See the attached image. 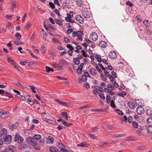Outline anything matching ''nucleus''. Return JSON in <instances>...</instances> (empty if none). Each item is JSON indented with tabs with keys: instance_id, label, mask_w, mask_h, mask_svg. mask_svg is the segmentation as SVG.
<instances>
[{
	"instance_id": "1",
	"label": "nucleus",
	"mask_w": 152,
	"mask_h": 152,
	"mask_svg": "<svg viewBox=\"0 0 152 152\" xmlns=\"http://www.w3.org/2000/svg\"><path fill=\"white\" fill-rule=\"evenodd\" d=\"M83 32L82 31H74L72 33V37L74 39L76 40L78 39L80 41L83 40Z\"/></svg>"
},
{
	"instance_id": "2",
	"label": "nucleus",
	"mask_w": 152,
	"mask_h": 152,
	"mask_svg": "<svg viewBox=\"0 0 152 152\" xmlns=\"http://www.w3.org/2000/svg\"><path fill=\"white\" fill-rule=\"evenodd\" d=\"M15 141L17 143H21L24 141L23 138L19 135H16L15 138Z\"/></svg>"
},
{
	"instance_id": "3",
	"label": "nucleus",
	"mask_w": 152,
	"mask_h": 152,
	"mask_svg": "<svg viewBox=\"0 0 152 152\" xmlns=\"http://www.w3.org/2000/svg\"><path fill=\"white\" fill-rule=\"evenodd\" d=\"M0 115L3 118H7L9 117L10 114L8 112H6L2 110H0Z\"/></svg>"
},
{
	"instance_id": "4",
	"label": "nucleus",
	"mask_w": 152,
	"mask_h": 152,
	"mask_svg": "<svg viewBox=\"0 0 152 152\" xmlns=\"http://www.w3.org/2000/svg\"><path fill=\"white\" fill-rule=\"evenodd\" d=\"M37 142L35 140H33L31 143H30V145L31 146L34 147V149L37 151H39L40 149V147L39 146H37Z\"/></svg>"
},
{
	"instance_id": "5",
	"label": "nucleus",
	"mask_w": 152,
	"mask_h": 152,
	"mask_svg": "<svg viewBox=\"0 0 152 152\" xmlns=\"http://www.w3.org/2000/svg\"><path fill=\"white\" fill-rule=\"evenodd\" d=\"M75 20L80 24L83 23L84 22V19L80 15H77L75 17Z\"/></svg>"
},
{
	"instance_id": "6",
	"label": "nucleus",
	"mask_w": 152,
	"mask_h": 152,
	"mask_svg": "<svg viewBox=\"0 0 152 152\" xmlns=\"http://www.w3.org/2000/svg\"><path fill=\"white\" fill-rule=\"evenodd\" d=\"M3 138L4 142L6 144L10 143L11 142L12 139V136L10 135H7Z\"/></svg>"
},
{
	"instance_id": "7",
	"label": "nucleus",
	"mask_w": 152,
	"mask_h": 152,
	"mask_svg": "<svg viewBox=\"0 0 152 152\" xmlns=\"http://www.w3.org/2000/svg\"><path fill=\"white\" fill-rule=\"evenodd\" d=\"M98 37L97 35L95 32L92 33L90 35V39L93 41H96Z\"/></svg>"
},
{
	"instance_id": "8",
	"label": "nucleus",
	"mask_w": 152,
	"mask_h": 152,
	"mask_svg": "<svg viewBox=\"0 0 152 152\" xmlns=\"http://www.w3.org/2000/svg\"><path fill=\"white\" fill-rule=\"evenodd\" d=\"M109 56L110 58L112 59H115L117 58L116 53L114 51H110L109 54Z\"/></svg>"
},
{
	"instance_id": "9",
	"label": "nucleus",
	"mask_w": 152,
	"mask_h": 152,
	"mask_svg": "<svg viewBox=\"0 0 152 152\" xmlns=\"http://www.w3.org/2000/svg\"><path fill=\"white\" fill-rule=\"evenodd\" d=\"M108 88H105L104 89V91L107 92V91H113L115 89L114 87L111 84H108L107 85Z\"/></svg>"
},
{
	"instance_id": "10",
	"label": "nucleus",
	"mask_w": 152,
	"mask_h": 152,
	"mask_svg": "<svg viewBox=\"0 0 152 152\" xmlns=\"http://www.w3.org/2000/svg\"><path fill=\"white\" fill-rule=\"evenodd\" d=\"M136 112L138 114L142 115L143 114L144 112V109L142 106H139L137 108Z\"/></svg>"
},
{
	"instance_id": "11",
	"label": "nucleus",
	"mask_w": 152,
	"mask_h": 152,
	"mask_svg": "<svg viewBox=\"0 0 152 152\" xmlns=\"http://www.w3.org/2000/svg\"><path fill=\"white\" fill-rule=\"evenodd\" d=\"M82 15L85 18H89L90 17V13L87 10H84L82 12Z\"/></svg>"
},
{
	"instance_id": "12",
	"label": "nucleus",
	"mask_w": 152,
	"mask_h": 152,
	"mask_svg": "<svg viewBox=\"0 0 152 152\" xmlns=\"http://www.w3.org/2000/svg\"><path fill=\"white\" fill-rule=\"evenodd\" d=\"M134 102L136 104L140 106H143L144 105V103L143 100L139 99L135 100Z\"/></svg>"
},
{
	"instance_id": "13",
	"label": "nucleus",
	"mask_w": 152,
	"mask_h": 152,
	"mask_svg": "<svg viewBox=\"0 0 152 152\" xmlns=\"http://www.w3.org/2000/svg\"><path fill=\"white\" fill-rule=\"evenodd\" d=\"M54 139L51 136H49L46 140L47 143L48 144H53V143Z\"/></svg>"
},
{
	"instance_id": "14",
	"label": "nucleus",
	"mask_w": 152,
	"mask_h": 152,
	"mask_svg": "<svg viewBox=\"0 0 152 152\" xmlns=\"http://www.w3.org/2000/svg\"><path fill=\"white\" fill-rule=\"evenodd\" d=\"M124 121L127 122L128 121L130 123L133 122V119L131 116H129L127 118L126 115H124Z\"/></svg>"
},
{
	"instance_id": "15",
	"label": "nucleus",
	"mask_w": 152,
	"mask_h": 152,
	"mask_svg": "<svg viewBox=\"0 0 152 152\" xmlns=\"http://www.w3.org/2000/svg\"><path fill=\"white\" fill-rule=\"evenodd\" d=\"M84 64L83 63H81L80 64L79 66H78V69H77V72L79 74H81L82 73V71L83 68V66Z\"/></svg>"
},
{
	"instance_id": "16",
	"label": "nucleus",
	"mask_w": 152,
	"mask_h": 152,
	"mask_svg": "<svg viewBox=\"0 0 152 152\" xmlns=\"http://www.w3.org/2000/svg\"><path fill=\"white\" fill-rule=\"evenodd\" d=\"M55 101L58 103L60 105L64 106H67V103L61 101V100L58 99H56L55 100Z\"/></svg>"
},
{
	"instance_id": "17",
	"label": "nucleus",
	"mask_w": 152,
	"mask_h": 152,
	"mask_svg": "<svg viewBox=\"0 0 152 152\" xmlns=\"http://www.w3.org/2000/svg\"><path fill=\"white\" fill-rule=\"evenodd\" d=\"M6 151L8 152L11 151L12 152H14L15 150V147L13 146H10L8 148H5Z\"/></svg>"
},
{
	"instance_id": "18",
	"label": "nucleus",
	"mask_w": 152,
	"mask_h": 152,
	"mask_svg": "<svg viewBox=\"0 0 152 152\" xmlns=\"http://www.w3.org/2000/svg\"><path fill=\"white\" fill-rule=\"evenodd\" d=\"M99 46L103 48H105L107 46V42L105 41H101L99 43Z\"/></svg>"
},
{
	"instance_id": "19",
	"label": "nucleus",
	"mask_w": 152,
	"mask_h": 152,
	"mask_svg": "<svg viewBox=\"0 0 152 152\" xmlns=\"http://www.w3.org/2000/svg\"><path fill=\"white\" fill-rule=\"evenodd\" d=\"M49 150L50 152H59L57 148L53 146L50 147Z\"/></svg>"
},
{
	"instance_id": "20",
	"label": "nucleus",
	"mask_w": 152,
	"mask_h": 152,
	"mask_svg": "<svg viewBox=\"0 0 152 152\" xmlns=\"http://www.w3.org/2000/svg\"><path fill=\"white\" fill-rule=\"evenodd\" d=\"M89 73L93 75H95L97 73L96 70L94 68H91L89 71Z\"/></svg>"
},
{
	"instance_id": "21",
	"label": "nucleus",
	"mask_w": 152,
	"mask_h": 152,
	"mask_svg": "<svg viewBox=\"0 0 152 152\" xmlns=\"http://www.w3.org/2000/svg\"><path fill=\"white\" fill-rule=\"evenodd\" d=\"M129 108L131 109H134L135 108V106L134 104L132 102H129L128 103Z\"/></svg>"
},
{
	"instance_id": "22",
	"label": "nucleus",
	"mask_w": 152,
	"mask_h": 152,
	"mask_svg": "<svg viewBox=\"0 0 152 152\" xmlns=\"http://www.w3.org/2000/svg\"><path fill=\"white\" fill-rule=\"evenodd\" d=\"M0 133L2 136H5L7 133V130L5 128L3 129L1 131Z\"/></svg>"
},
{
	"instance_id": "23",
	"label": "nucleus",
	"mask_w": 152,
	"mask_h": 152,
	"mask_svg": "<svg viewBox=\"0 0 152 152\" xmlns=\"http://www.w3.org/2000/svg\"><path fill=\"white\" fill-rule=\"evenodd\" d=\"M42 137L40 134H35L32 137L33 140H38L41 139Z\"/></svg>"
},
{
	"instance_id": "24",
	"label": "nucleus",
	"mask_w": 152,
	"mask_h": 152,
	"mask_svg": "<svg viewBox=\"0 0 152 152\" xmlns=\"http://www.w3.org/2000/svg\"><path fill=\"white\" fill-rule=\"evenodd\" d=\"M61 116L64 118L65 120H68V114L65 112H63L61 113Z\"/></svg>"
},
{
	"instance_id": "25",
	"label": "nucleus",
	"mask_w": 152,
	"mask_h": 152,
	"mask_svg": "<svg viewBox=\"0 0 152 152\" xmlns=\"http://www.w3.org/2000/svg\"><path fill=\"white\" fill-rule=\"evenodd\" d=\"M42 119L43 121H46L48 123L51 124H53V123L52 122V120L48 119L47 118L44 117L42 118Z\"/></svg>"
},
{
	"instance_id": "26",
	"label": "nucleus",
	"mask_w": 152,
	"mask_h": 152,
	"mask_svg": "<svg viewBox=\"0 0 152 152\" xmlns=\"http://www.w3.org/2000/svg\"><path fill=\"white\" fill-rule=\"evenodd\" d=\"M57 145L59 148L61 149H62L64 148H65V146L63 144L59 142H57Z\"/></svg>"
},
{
	"instance_id": "27",
	"label": "nucleus",
	"mask_w": 152,
	"mask_h": 152,
	"mask_svg": "<svg viewBox=\"0 0 152 152\" xmlns=\"http://www.w3.org/2000/svg\"><path fill=\"white\" fill-rule=\"evenodd\" d=\"M76 4L78 6L82 7L83 5V3L82 1L80 0H77Z\"/></svg>"
},
{
	"instance_id": "28",
	"label": "nucleus",
	"mask_w": 152,
	"mask_h": 152,
	"mask_svg": "<svg viewBox=\"0 0 152 152\" xmlns=\"http://www.w3.org/2000/svg\"><path fill=\"white\" fill-rule=\"evenodd\" d=\"M33 140L32 138V137H27L26 139V141L29 144H30L32 141Z\"/></svg>"
},
{
	"instance_id": "29",
	"label": "nucleus",
	"mask_w": 152,
	"mask_h": 152,
	"mask_svg": "<svg viewBox=\"0 0 152 152\" xmlns=\"http://www.w3.org/2000/svg\"><path fill=\"white\" fill-rule=\"evenodd\" d=\"M4 95L10 98H13V96L11 94H10L7 92L5 91L4 94Z\"/></svg>"
},
{
	"instance_id": "30",
	"label": "nucleus",
	"mask_w": 152,
	"mask_h": 152,
	"mask_svg": "<svg viewBox=\"0 0 152 152\" xmlns=\"http://www.w3.org/2000/svg\"><path fill=\"white\" fill-rule=\"evenodd\" d=\"M126 95V93L124 91H123L122 92L119 93L118 94V96H121L122 97H124V95Z\"/></svg>"
},
{
	"instance_id": "31",
	"label": "nucleus",
	"mask_w": 152,
	"mask_h": 152,
	"mask_svg": "<svg viewBox=\"0 0 152 152\" xmlns=\"http://www.w3.org/2000/svg\"><path fill=\"white\" fill-rule=\"evenodd\" d=\"M73 61L76 64L78 65L80 63V60L78 58H75L73 59Z\"/></svg>"
},
{
	"instance_id": "32",
	"label": "nucleus",
	"mask_w": 152,
	"mask_h": 152,
	"mask_svg": "<svg viewBox=\"0 0 152 152\" xmlns=\"http://www.w3.org/2000/svg\"><path fill=\"white\" fill-rule=\"evenodd\" d=\"M60 62L63 65H64L66 66H68V62L65 60L61 59L60 60Z\"/></svg>"
},
{
	"instance_id": "33",
	"label": "nucleus",
	"mask_w": 152,
	"mask_h": 152,
	"mask_svg": "<svg viewBox=\"0 0 152 152\" xmlns=\"http://www.w3.org/2000/svg\"><path fill=\"white\" fill-rule=\"evenodd\" d=\"M146 114L148 116H152V110L147 109L146 111Z\"/></svg>"
},
{
	"instance_id": "34",
	"label": "nucleus",
	"mask_w": 152,
	"mask_h": 152,
	"mask_svg": "<svg viewBox=\"0 0 152 152\" xmlns=\"http://www.w3.org/2000/svg\"><path fill=\"white\" fill-rule=\"evenodd\" d=\"M148 132L150 134H152V126H149L147 128Z\"/></svg>"
},
{
	"instance_id": "35",
	"label": "nucleus",
	"mask_w": 152,
	"mask_h": 152,
	"mask_svg": "<svg viewBox=\"0 0 152 152\" xmlns=\"http://www.w3.org/2000/svg\"><path fill=\"white\" fill-rule=\"evenodd\" d=\"M116 113L121 115H124L123 113L119 109H115Z\"/></svg>"
},
{
	"instance_id": "36",
	"label": "nucleus",
	"mask_w": 152,
	"mask_h": 152,
	"mask_svg": "<svg viewBox=\"0 0 152 152\" xmlns=\"http://www.w3.org/2000/svg\"><path fill=\"white\" fill-rule=\"evenodd\" d=\"M95 89L96 90L98 91H99L100 92H103V89L101 87L99 86H97L95 87Z\"/></svg>"
},
{
	"instance_id": "37",
	"label": "nucleus",
	"mask_w": 152,
	"mask_h": 152,
	"mask_svg": "<svg viewBox=\"0 0 152 152\" xmlns=\"http://www.w3.org/2000/svg\"><path fill=\"white\" fill-rule=\"evenodd\" d=\"M52 42L54 43H58L60 44V41L57 38H54L53 39Z\"/></svg>"
},
{
	"instance_id": "38",
	"label": "nucleus",
	"mask_w": 152,
	"mask_h": 152,
	"mask_svg": "<svg viewBox=\"0 0 152 152\" xmlns=\"http://www.w3.org/2000/svg\"><path fill=\"white\" fill-rule=\"evenodd\" d=\"M67 15V17L65 18V20L66 21H70V20L71 19L72 17L70 15H69L68 14V13H67L66 14Z\"/></svg>"
},
{
	"instance_id": "39",
	"label": "nucleus",
	"mask_w": 152,
	"mask_h": 152,
	"mask_svg": "<svg viewBox=\"0 0 152 152\" xmlns=\"http://www.w3.org/2000/svg\"><path fill=\"white\" fill-rule=\"evenodd\" d=\"M125 135L124 134H115L114 135V136L115 138H118L120 137H123Z\"/></svg>"
},
{
	"instance_id": "40",
	"label": "nucleus",
	"mask_w": 152,
	"mask_h": 152,
	"mask_svg": "<svg viewBox=\"0 0 152 152\" xmlns=\"http://www.w3.org/2000/svg\"><path fill=\"white\" fill-rule=\"evenodd\" d=\"M143 22V23L146 27H149V24L148 23V20H144Z\"/></svg>"
},
{
	"instance_id": "41",
	"label": "nucleus",
	"mask_w": 152,
	"mask_h": 152,
	"mask_svg": "<svg viewBox=\"0 0 152 152\" xmlns=\"http://www.w3.org/2000/svg\"><path fill=\"white\" fill-rule=\"evenodd\" d=\"M132 126L134 128H137L138 124L137 122L135 121H133L132 123Z\"/></svg>"
},
{
	"instance_id": "42",
	"label": "nucleus",
	"mask_w": 152,
	"mask_h": 152,
	"mask_svg": "<svg viewBox=\"0 0 152 152\" xmlns=\"http://www.w3.org/2000/svg\"><path fill=\"white\" fill-rule=\"evenodd\" d=\"M15 36L18 39L20 40L21 38V36L19 33H17L15 34Z\"/></svg>"
},
{
	"instance_id": "43",
	"label": "nucleus",
	"mask_w": 152,
	"mask_h": 152,
	"mask_svg": "<svg viewBox=\"0 0 152 152\" xmlns=\"http://www.w3.org/2000/svg\"><path fill=\"white\" fill-rule=\"evenodd\" d=\"M110 105L111 107L113 108H115L116 107V106L115 105L114 102L113 100H112L111 101Z\"/></svg>"
},
{
	"instance_id": "44",
	"label": "nucleus",
	"mask_w": 152,
	"mask_h": 152,
	"mask_svg": "<svg viewBox=\"0 0 152 152\" xmlns=\"http://www.w3.org/2000/svg\"><path fill=\"white\" fill-rule=\"evenodd\" d=\"M111 100V98L110 96L109 95H107L106 96V100L107 103L108 104H109L111 102L110 101Z\"/></svg>"
},
{
	"instance_id": "45",
	"label": "nucleus",
	"mask_w": 152,
	"mask_h": 152,
	"mask_svg": "<svg viewBox=\"0 0 152 152\" xmlns=\"http://www.w3.org/2000/svg\"><path fill=\"white\" fill-rule=\"evenodd\" d=\"M101 77H102L103 78V80L104 81H106L107 79L106 75H105V74H104L103 73L101 74Z\"/></svg>"
},
{
	"instance_id": "46",
	"label": "nucleus",
	"mask_w": 152,
	"mask_h": 152,
	"mask_svg": "<svg viewBox=\"0 0 152 152\" xmlns=\"http://www.w3.org/2000/svg\"><path fill=\"white\" fill-rule=\"evenodd\" d=\"M12 6L13 7H18V5L16 4L15 2L14 1H12Z\"/></svg>"
},
{
	"instance_id": "47",
	"label": "nucleus",
	"mask_w": 152,
	"mask_h": 152,
	"mask_svg": "<svg viewBox=\"0 0 152 152\" xmlns=\"http://www.w3.org/2000/svg\"><path fill=\"white\" fill-rule=\"evenodd\" d=\"M55 21L56 23L60 25H63L62 21L59 19H56Z\"/></svg>"
},
{
	"instance_id": "48",
	"label": "nucleus",
	"mask_w": 152,
	"mask_h": 152,
	"mask_svg": "<svg viewBox=\"0 0 152 152\" xmlns=\"http://www.w3.org/2000/svg\"><path fill=\"white\" fill-rule=\"evenodd\" d=\"M46 70L48 72H49L50 71L53 72L54 70L53 69L50 68L49 66H47L46 68Z\"/></svg>"
},
{
	"instance_id": "49",
	"label": "nucleus",
	"mask_w": 152,
	"mask_h": 152,
	"mask_svg": "<svg viewBox=\"0 0 152 152\" xmlns=\"http://www.w3.org/2000/svg\"><path fill=\"white\" fill-rule=\"evenodd\" d=\"M46 50V48L45 47V46L42 45L40 49L41 51L43 53L45 52Z\"/></svg>"
},
{
	"instance_id": "50",
	"label": "nucleus",
	"mask_w": 152,
	"mask_h": 152,
	"mask_svg": "<svg viewBox=\"0 0 152 152\" xmlns=\"http://www.w3.org/2000/svg\"><path fill=\"white\" fill-rule=\"evenodd\" d=\"M29 87L31 89L32 91L34 93H36V91L35 90V88L32 86H29Z\"/></svg>"
},
{
	"instance_id": "51",
	"label": "nucleus",
	"mask_w": 152,
	"mask_h": 152,
	"mask_svg": "<svg viewBox=\"0 0 152 152\" xmlns=\"http://www.w3.org/2000/svg\"><path fill=\"white\" fill-rule=\"evenodd\" d=\"M89 136L91 139H94L97 138L96 137L94 134H90Z\"/></svg>"
},
{
	"instance_id": "52",
	"label": "nucleus",
	"mask_w": 152,
	"mask_h": 152,
	"mask_svg": "<svg viewBox=\"0 0 152 152\" xmlns=\"http://www.w3.org/2000/svg\"><path fill=\"white\" fill-rule=\"evenodd\" d=\"M95 67L99 72L101 73L102 72V70L97 64H96Z\"/></svg>"
},
{
	"instance_id": "53",
	"label": "nucleus",
	"mask_w": 152,
	"mask_h": 152,
	"mask_svg": "<svg viewBox=\"0 0 152 152\" xmlns=\"http://www.w3.org/2000/svg\"><path fill=\"white\" fill-rule=\"evenodd\" d=\"M84 75L85 76H86V77H90L91 76L89 74V73L87 71H84Z\"/></svg>"
},
{
	"instance_id": "54",
	"label": "nucleus",
	"mask_w": 152,
	"mask_h": 152,
	"mask_svg": "<svg viewBox=\"0 0 152 152\" xmlns=\"http://www.w3.org/2000/svg\"><path fill=\"white\" fill-rule=\"evenodd\" d=\"M99 96L100 98L104 100L105 99V97L104 94L99 93Z\"/></svg>"
},
{
	"instance_id": "55",
	"label": "nucleus",
	"mask_w": 152,
	"mask_h": 152,
	"mask_svg": "<svg viewBox=\"0 0 152 152\" xmlns=\"http://www.w3.org/2000/svg\"><path fill=\"white\" fill-rule=\"evenodd\" d=\"M137 20L140 22H141L142 21V19L141 17L139 15H138L136 17Z\"/></svg>"
},
{
	"instance_id": "56",
	"label": "nucleus",
	"mask_w": 152,
	"mask_h": 152,
	"mask_svg": "<svg viewBox=\"0 0 152 152\" xmlns=\"http://www.w3.org/2000/svg\"><path fill=\"white\" fill-rule=\"evenodd\" d=\"M102 111V109L99 110L97 109H91V111H92V112H100V111Z\"/></svg>"
},
{
	"instance_id": "57",
	"label": "nucleus",
	"mask_w": 152,
	"mask_h": 152,
	"mask_svg": "<svg viewBox=\"0 0 152 152\" xmlns=\"http://www.w3.org/2000/svg\"><path fill=\"white\" fill-rule=\"evenodd\" d=\"M126 4L130 7H132L133 6V4L131 2L129 1H126Z\"/></svg>"
},
{
	"instance_id": "58",
	"label": "nucleus",
	"mask_w": 152,
	"mask_h": 152,
	"mask_svg": "<svg viewBox=\"0 0 152 152\" xmlns=\"http://www.w3.org/2000/svg\"><path fill=\"white\" fill-rule=\"evenodd\" d=\"M86 77H86V76H85L83 75H82V77H81V78L83 81H84V82L86 81L87 80V78Z\"/></svg>"
},
{
	"instance_id": "59",
	"label": "nucleus",
	"mask_w": 152,
	"mask_h": 152,
	"mask_svg": "<svg viewBox=\"0 0 152 152\" xmlns=\"http://www.w3.org/2000/svg\"><path fill=\"white\" fill-rule=\"evenodd\" d=\"M27 50L29 53L31 55V56L34 57V58H35V56L34 54H33V53H32V52L31 50H30L29 49H27Z\"/></svg>"
},
{
	"instance_id": "60",
	"label": "nucleus",
	"mask_w": 152,
	"mask_h": 152,
	"mask_svg": "<svg viewBox=\"0 0 152 152\" xmlns=\"http://www.w3.org/2000/svg\"><path fill=\"white\" fill-rule=\"evenodd\" d=\"M66 47L68 49L70 50H74L73 48L72 47L70 44H68Z\"/></svg>"
},
{
	"instance_id": "61",
	"label": "nucleus",
	"mask_w": 152,
	"mask_h": 152,
	"mask_svg": "<svg viewBox=\"0 0 152 152\" xmlns=\"http://www.w3.org/2000/svg\"><path fill=\"white\" fill-rule=\"evenodd\" d=\"M97 65L99 66V67L101 68L103 70H104L105 69V68L104 67L102 64L99 63Z\"/></svg>"
},
{
	"instance_id": "62",
	"label": "nucleus",
	"mask_w": 152,
	"mask_h": 152,
	"mask_svg": "<svg viewBox=\"0 0 152 152\" xmlns=\"http://www.w3.org/2000/svg\"><path fill=\"white\" fill-rule=\"evenodd\" d=\"M73 32L72 29L71 28L68 29L66 31L67 33L69 34H71L72 32Z\"/></svg>"
},
{
	"instance_id": "63",
	"label": "nucleus",
	"mask_w": 152,
	"mask_h": 152,
	"mask_svg": "<svg viewBox=\"0 0 152 152\" xmlns=\"http://www.w3.org/2000/svg\"><path fill=\"white\" fill-rule=\"evenodd\" d=\"M147 122L150 124V123H152V118H149L147 119Z\"/></svg>"
},
{
	"instance_id": "64",
	"label": "nucleus",
	"mask_w": 152,
	"mask_h": 152,
	"mask_svg": "<svg viewBox=\"0 0 152 152\" xmlns=\"http://www.w3.org/2000/svg\"><path fill=\"white\" fill-rule=\"evenodd\" d=\"M60 152H69V151L68 150L65 149V148H64L61 150Z\"/></svg>"
}]
</instances>
